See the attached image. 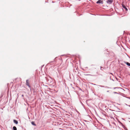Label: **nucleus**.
Instances as JSON below:
<instances>
[{
  "label": "nucleus",
  "instance_id": "obj_1",
  "mask_svg": "<svg viewBox=\"0 0 130 130\" xmlns=\"http://www.w3.org/2000/svg\"><path fill=\"white\" fill-rule=\"evenodd\" d=\"M113 0H107V2L109 4H110L112 2Z\"/></svg>",
  "mask_w": 130,
  "mask_h": 130
},
{
  "label": "nucleus",
  "instance_id": "obj_2",
  "mask_svg": "<svg viewBox=\"0 0 130 130\" xmlns=\"http://www.w3.org/2000/svg\"><path fill=\"white\" fill-rule=\"evenodd\" d=\"M97 4H102L103 3V1L101 0H99L98 1L96 2Z\"/></svg>",
  "mask_w": 130,
  "mask_h": 130
},
{
  "label": "nucleus",
  "instance_id": "obj_3",
  "mask_svg": "<svg viewBox=\"0 0 130 130\" xmlns=\"http://www.w3.org/2000/svg\"><path fill=\"white\" fill-rule=\"evenodd\" d=\"M122 6L123 8H124L126 11H127L128 9L126 7V6L124 4H122Z\"/></svg>",
  "mask_w": 130,
  "mask_h": 130
},
{
  "label": "nucleus",
  "instance_id": "obj_4",
  "mask_svg": "<svg viewBox=\"0 0 130 130\" xmlns=\"http://www.w3.org/2000/svg\"><path fill=\"white\" fill-rule=\"evenodd\" d=\"M26 85L28 86L29 87H30V86L29 85V81L27 79L26 80Z\"/></svg>",
  "mask_w": 130,
  "mask_h": 130
},
{
  "label": "nucleus",
  "instance_id": "obj_5",
  "mask_svg": "<svg viewBox=\"0 0 130 130\" xmlns=\"http://www.w3.org/2000/svg\"><path fill=\"white\" fill-rule=\"evenodd\" d=\"M13 122L15 123L16 124H18V121L17 120H13Z\"/></svg>",
  "mask_w": 130,
  "mask_h": 130
},
{
  "label": "nucleus",
  "instance_id": "obj_6",
  "mask_svg": "<svg viewBox=\"0 0 130 130\" xmlns=\"http://www.w3.org/2000/svg\"><path fill=\"white\" fill-rule=\"evenodd\" d=\"M125 63L128 66H130V63L128 62H125Z\"/></svg>",
  "mask_w": 130,
  "mask_h": 130
},
{
  "label": "nucleus",
  "instance_id": "obj_7",
  "mask_svg": "<svg viewBox=\"0 0 130 130\" xmlns=\"http://www.w3.org/2000/svg\"><path fill=\"white\" fill-rule=\"evenodd\" d=\"M31 124H32L34 125V126H36V124L35 123H34V122H33V121H32L31 122Z\"/></svg>",
  "mask_w": 130,
  "mask_h": 130
},
{
  "label": "nucleus",
  "instance_id": "obj_8",
  "mask_svg": "<svg viewBox=\"0 0 130 130\" xmlns=\"http://www.w3.org/2000/svg\"><path fill=\"white\" fill-rule=\"evenodd\" d=\"M13 130H17V128L15 126H14L13 127Z\"/></svg>",
  "mask_w": 130,
  "mask_h": 130
},
{
  "label": "nucleus",
  "instance_id": "obj_9",
  "mask_svg": "<svg viewBox=\"0 0 130 130\" xmlns=\"http://www.w3.org/2000/svg\"><path fill=\"white\" fill-rule=\"evenodd\" d=\"M100 86L102 87H104V86H101V85H100V86Z\"/></svg>",
  "mask_w": 130,
  "mask_h": 130
},
{
  "label": "nucleus",
  "instance_id": "obj_10",
  "mask_svg": "<svg viewBox=\"0 0 130 130\" xmlns=\"http://www.w3.org/2000/svg\"><path fill=\"white\" fill-rule=\"evenodd\" d=\"M103 68H102V67H101V70H102V69Z\"/></svg>",
  "mask_w": 130,
  "mask_h": 130
},
{
  "label": "nucleus",
  "instance_id": "obj_11",
  "mask_svg": "<svg viewBox=\"0 0 130 130\" xmlns=\"http://www.w3.org/2000/svg\"><path fill=\"white\" fill-rule=\"evenodd\" d=\"M114 93H117L116 92H114Z\"/></svg>",
  "mask_w": 130,
  "mask_h": 130
},
{
  "label": "nucleus",
  "instance_id": "obj_12",
  "mask_svg": "<svg viewBox=\"0 0 130 130\" xmlns=\"http://www.w3.org/2000/svg\"><path fill=\"white\" fill-rule=\"evenodd\" d=\"M53 62V61L50 62V63H51V62Z\"/></svg>",
  "mask_w": 130,
  "mask_h": 130
},
{
  "label": "nucleus",
  "instance_id": "obj_13",
  "mask_svg": "<svg viewBox=\"0 0 130 130\" xmlns=\"http://www.w3.org/2000/svg\"><path fill=\"white\" fill-rule=\"evenodd\" d=\"M126 104V105H127V106H128V105H127V104Z\"/></svg>",
  "mask_w": 130,
  "mask_h": 130
},
{
  "label": "nucleus",
  "instance_id": "obj_14",
  "mask_svg": "<svg viewBox=\"0 0 130 130\" xmlns=\"http://www.w3.org/2000/svg\"><path fill=\"white\" fill-rule=\"evenodd\" d=\"M128 106H129V107H130V105H128Z\"/></svg>",
  "mask_w": 130,
  "mask_h": 130
},
{
  "label": "nucleus",
  "instance_id": "obj_15",
  "mask_svg": "<svg viewBox=\"0 0 130 130\" xmlns=\"http://www.w3.org/2000/svg\"><path fill=\"white\" fill-rule=\"evenodd\" d=\"M128 98L129 99H130V98H129V97H128Z\"/></svg>",
  "mask_w": 130,
  "mask_h": 130
},
{
  "label": "nucleus",
  "instance_id": "obj_16",
  "mask_svg": "<svg viewBox=\"0 0 130 130\" xmlns=\"http://www.w3.org/2000/svg\"><path fill=\"white\" fill-rule=\"evenodd\" d=\"M22 96H23V95H22Z\"/></svg>",
  "mask_w": 130,
  "mask_h": 130
}]
</instances>
